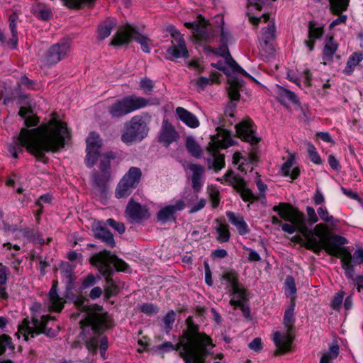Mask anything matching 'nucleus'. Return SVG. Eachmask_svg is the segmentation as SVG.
<instances>
[{"label": "nucleus", "instance_id": "f257e3e1", "mask_svg": "<svg viewBox=\"0 0 363 363\" xmlns=\"http://www.w3.org/2000/svg\"><path fill=\"white\" fill-rule=\"evenodd\" d=\"M69 137L67 124L53 120L36 128H22L15 143L20 145V151L24 147L38 160H43L46 152H57L64 147Z\"/></svg>", "mask_w": 363, "mask_h": 363}, {"label": "nucleus", "instance_id": "f03ea898", "mask_svg": "<svg viewBox=\"0 0 363 363\" xmlns=\"http://www.w3.org/2000/svg\"><path fill=\"white\" fill-rule=\"evenodd\" d=\"M77 309L83 313V318L80 320L82 328V335L86 341L87 350L95 354L99 349L102 358H105L108 348V339L101 336L99 332L111 326V319L101 306L89 305V300L77 296L74 301Z\"/></svg>", "mask_w": 363, "mask_h": 363}, {"label": "nucleus", "instance_id": "7ed1b4c3", "mask_svg": "<svg viewBox=\"0 0 363 363\" xmlns=\"http://www.w3.org/2000/svg\"><path fill=\"white\" fill-rule=\"evenodd\" d=\"M273 211L289 224L294 225L295 232L300 233L306 239V247L318 253L323 250L324 245L333 235H330L328 226L324 223L317 224L313 230L306 225L305 216L291 205L280 203L273 207Z\"/></svg>", "mask_w": 363, "mask_h": 363}, {"label": "nucleus", "instance_id": "20e7f679", "mask_svg": "<svg viewBox=\"0 0 363 363\" xmlns=\"http://www.w3.org/2000/svg\"><path fill=\"white\" fill-rule=\"evenodd\" d=\"M347 243V240L337 235H333L324 245L323 249L330 255L337 257L342 262L345 276L351 281L352 285L363 284V275H354L352 264V254L342 246Z\"/></svg>", "mask_w": 363, "mask_h": 363}, {"label": "nucleus", "instance_id": "39448f33", "mask_svg": "<svg viewBox=\"0 0 363 363\" xmlns=\"http://www.w3.org/2000/svg\"><path fill=\"white\" fill-rule=\"evenodd\" d=\"M91 263L96 267L99 272L105 277L107 284L109 285L106 289V294L108 297L111 296L116 291V286L111 277L113 273L112 265L118 271L126 272L128 264L122 259L118 258L106 250H104L94 255L91 258Z\"/></svg>", "mask_w": 363, "mask_h": 363}, {"label": "nucleus", "instance_id": "423d86ee", "mask_svg": "<svg viewBox=\"0 0 363 363\" xmlns=\"http://www.w3.org/2000/svg\"><path fill=\"white\" fill-rule=\"evenodd\" d=\"M216 134L211 136L208 144V152L209 157L207 164L209 169L219 171L225 166L224 155L218 152L219 149L227 148L233 144L230 133L227 130L218 126Z\"/></svg>", "mask_w": 363, "mask_h": 363}, {"label": "nucleus", "instance_id": "0eeeda50", "mask_svg": "<svg viewBox=\"0 0 363 363\" xmlns=\"http://www.w3.org/2000/svg\"><path fill=\"white\" fill-rule=\"evenodd\" d=\"M294 306H291L289 308L286 310L284 313V325L286 331H277L274 333L272 340L277 348V350L275 352L276 355L286 352L290 350L294 338V323L295 319L294 317Z\"/></svg>", "mask_w": 363, "mask_h": 363}, {"label": "nucleus", "instance_id": "6e6552de", "mask_svg": "<svg viewBox=\"0 0 363 363\" xmlns=\"http://www.w3.org/2000/svg\"><path fill=\"white\" fill-rule=\"evenodd\" d=\"M132 38L135 39L141 46V49L146 53L150 52L149 47L150 39L140 34L137 28L130 24H126L120 28L112 38L109 45L112 46H121L128 44Z\"/></svg>", "mask_w": 363, "mask_h": 363}, {"label": "nucleus", "instance_id": "1a4fd4ad", "mask_svg": "<svg viewBox=\"0 0 363 363\" xmlns=\"http://www.w3.org/2000/svg\"><path fill=\"white\" fill-rule=\"evenodd\" d=\"M50 319L49 315H42L40 319L33 317L31 323L28 319H24L22 324L18 325V330L15 335L19 338L21 335L26 341L29 337H34L40 333L45 334L48 337H55L56 331L45 327Z\"/></svg>", "mask_w": 363, "mask_h": 363}, {"label": "nucleus", "instance_id": "9d476101", "mask_svg": "<svg viewBox=\"0 0 363 363\" xmlns=\"http://www.w3.org/2000/svg\"><path fill=\"white\" fill-rule=\"evenodd\" d=\"M149 101L143 97L129 96L118 100L108 107V113L113 118L124 116L134 111L145 107Z\"/></svg>", "mask_w": 363, "mask_h": 363}, {"label": "nucleus", "instance_id": "9b49d317", "mask_svg": "<svg viewBox=\"0 0 363 363\" xmlns=\"http://www.w3.org/2000/svg\"><path fill=\"white\" fill-rule=\"evenodd\" d=\"M148 128L142 116H133L125 124L124 131L121 135V140L127 144L142 140L147 134Z\"/></svg>", "mask_w": 363, "mask_h": 363}, {"label": "nucleus", "instance_id": "f8f14e48", "mask_svg": "<svg viewBox=\"0 0 363 363\" xmlns=\"http://www.w3.org/2000/svg\"><path fill=\"white\" fill-rule=\"evenodd\" d=\"M141 175L142 172L139 168L130 167L118 183L115 191L116 197L121 199L129 196L136 188Z\"/></svg>", "mask_w": 363, "mask_h": 363}, {"label": "nucleus", "instance_id": "ddd939ff", "mask_svg": "<svg viewBox=\"0 0 363 363\" xmlns=\"http://www.w3.org/2000/svg\"><path fill=\"white\" fill-rule=\"evenodd\" d=\"M172 36L174 40L172 45L167 50V53L169 55L168 59L172 60L177 58H188L189 52L186 45L184 39L181 35V33L174 30L172 32Z\"/></svg>", "mask_w": 363, "mask_h": 363}, {"label": "nucleus", "instance_id": "4468645a", "mask_svg": "<svg viewBox=\"0 0 363 363\" xmlns=\"http://www.w3.org/2000/svg\"><path fill=\"white\" fill-rule=\"evenodd\" d=\"M102 146V141L99 134L95 132L89 133L86 138V164L92 167L99 157V150Z\"/></svg>", "mask_w": 363, "mask_h": 363}, {"label": "nucleus", "instance_id": "2eb2a0df", "mask_svg": "<svg viewBox=\"0 0 363 363\" xmlns=\"http://www.w3.org/2000/svg\"><path fill=\"white\" fill-rule=\"evenodd\" d=\"M70 48L67 41H62L53 45L46 52L43 59L45 65L52 66L62 60Z\"/></svg>", "mask_w": 363, "mask_h": 363}, {"label": "nucleus", "instance_id": "dca6fc26", "mask_svg": "<svg viewBox=\"0 0 363 363\" xmlns=\"http://www.w3.org/2000/svg\"><path fill=\"white\" fill-rule=\"evenodd\" d=\"M197 337L205 340L209 339V337H208L205 334H201L199 333L185 332L184 335L180 339L179 343L177 344L176 346H174L170 342H165L163 344L157 346V348L161 352H166L169 350H180V356L182 358L184 359V357L182 356V352L184 351V347L187 344V342H189V340H191V339H196Z\"/></svg>", "mask_w": 363, "mask_h": 363}, {"label": "nucleus", "instance_id": "f3484780", "mask_svg": "<svg viewBox=\"0 0 363 363\" xmlns=\"http://www.w3.org/2000/svg\"><path fill=\"white\" fill-rule=\"evenodd\" d=\"M221 180L233 184L243 201L253 202L256 199L255 195L247 187L245 181L240 177L233 176L231 171L227 172Z\"/></svg>", "mask_w": 363, "mask_h": 363}, {"label": "nucleus", "instance_id": "a211bd4d", "mask_svg": "<svg viewBox=\"0 0 363 363\" xmlns=\"http://www.w3.org/2000/svg\"><path fill=\"white\" fill-rule=\"evenodd\" d=\"M228 92L231 101L228 104L225 109V115L226 116L233 117L234 111L237 106L234 101H238L240 99L239 89L242 85V81L235 79L233 77H230L228 78Z\"/></svg>", "mask_w": 363, "mask_h": 363}, {"label": "nucleus", "instance_id": "6ab92c4d", "mask_svg": "<svg viewBox=\"0 0 363 363\" xmlns=\"http://www.w3.org/2000/svg\"><path fill=\"white\" fill-rule=\"evenodd\" d=\"M186 28L194 30V35L199 40L211 41L215 38V31H211L207 27L204 18L200 21L185 23Z\"/></svg>", "mask_w": 363, "mask_h": 363}, {"label": "nucleus", "instance_id": "aec40b11", "mask_svg": "<svg viewBox=\"0 0 363 363\" xmlns=\"http://www.w3.org/2000/svg\"><path fill=\"white\" fill-rule=\"evenodd\" d=\"M125 215L129 220L135 222H138L149 217L147 208L135 202L133 199L130 200L127 205Z\"/></svg>", "mask_w": 363, "mask_h": 363}, {"label": "nucleus", "instance_id": "412c9836", "mask_svg": "<svg viewBox=\"0 0 363 363\" xmlns=\"http://www.w3.org/2000/svg\"><path fill=\"white\" fill-rule=\"evenodd\" d=\"M211 65L220 70L223 71L227 75L230 74V71H232L234 73H240L244 76L247 77H251V76L247 74L239 65L231 57V56H228L225 57V60H220L216 63H212Z\"/></svg>", "mask_w": 363, "mask_h": 363}, {"label": "nucleus", "instance_id": "4be33fe9", "mask_svg": "<svg viewBox=\"0 0 363 363\" xmlns=\"http://www.w3.org/2000/svg\"><path fill=\"white\" fill-rule=\"evenodd\" d=\"M185 207L184 201L179 200L174 203L164 206L161 208L157 215L159 221L164 223L167 221L174 220V215L177 211L183 210Z\"/></svg>", "mask_w": 363, "mask_h": 363}, {"label": "nucleus", "instance_id": "5701e85b", "mask_svg": "<svg viewBox=\"0 0 363 363\" xmlns=\"http://www.w3.org/2000/svg\"><path fill=\"white\" fill-rule=\"evenodd\" d=\"M236 132L239 137L243 138L245 141L249 142L252 145H257L259 138L256 137L252 128V123L250 121H242L235 125Z\"/></svg>", "mask_w": 363, "mask_h": 363}, {"label": "nucleus", "instance_id": "b1692460", "mask_svg": "<svg viewBox=\"0 0 363 363\" xmlns=\"http://www.w3.org/2000/svg\"><path fill=\"white\" fill-rule=\"evenodd\" d=\"M323 27L318 25L314 21H311L308 25V40H305L304 43L308 48L309 51H313L314 48V42L316 39H319L323 35Z\"/></svg>", "mask_w": 363, "mask_h": 363}, {"label": "nucleus", "instance_id": "393cba45", "mask_svg": "<svg viewBox=\"0 0 363 363\" xmlns=\"http://www.w3.org/2000/svg\"><path fill=\"white\" fill-rule=\"evenodd\" d=\"M178 138V133L174 128L168 122L164 121L162 124V131L160 135V141L164 146H169L172 143L175 141Z\"/></svg>", "mask_w": 363, "mask_h": 363}, {"label": "nucleus", "instance_id": "a878e982", "mask_svg": "<svg viewBox=\"0 0 363 363\" xmlns=\"http://www.w3.org/2000/svg\"><path fill=\"white\" fill-rule=\"evenodd\" d=\"M176 113L179 120L191 128H196L199 126L200 122L198 118L190 111L182 107L176 108Z\"/></svg>", "mask_w": 363, "mask_h": 363}, {"label": "nucleus", "instance_id": "bb28decb", "mask_svg": "<svg viewBox=\"0 0 363 363\" xmlns=\"http://www.w3.org/2000/svg\"><path fill=\"white\" fill-rule=\"evenodd\" d=\"M226 216L229 221L236 228L240 235H246L250 232V228L242 216L232 211H227Z\"/></svg>", "mask_w": 363, "mask_h": 363}, {"label": "nucleus", "instance_id": "cd10ccee", "mask_svg": "<svg viewBox=\"0 0 363 363\" xmlns=\"http://www.w3.org/2000/svg\"><path fill=\"white\" fill-rule=\"evenodd\" d=\"M189 169L192 172V188L194 191H199L203 184L204 168L199 164H192L189 166Z\"/></svg>", "mask_w": 363, "mask_h": 363}, {"label": "nucleus", "instance_id": "c85d7f7f", "mask_svg": "<svg viewBox=\"0 0 363 363\" xmlns=\"http://www.w3.org/2000/svg\"><path fill=\"white\" fill-rule=\"evenodd\" d=\"M231 297L230 304L235 308L245 303L247 300V290L240 284L238 286L235 287L230 292Z\"/></svg>", "mask_w": 363, "mask_h": 363}, {"label": "nucleus", "instance_id": "c756f323", "mask_svg": "<svg viewBox=\"0 0 363 363\" xmlns=\"http://www.w3.org/2000/svg\"><path fill=\"white\" fill-rule=\"evenodd\" d=\"M220 74L218 72H213L209 78L201 77L191 80V84L194 86L198 91L203 90L208 84L219 82Z\"/></svg>", "mask_w": 363, "mask_h": 363}, {"label": "nucleus", "instance_id": "7c9ffc66", "mask_svg": "<svg viewBox=\"0 0 363 363\" xmlns=\"http://www.w3.org/2000/svg\"><path fill=\"white\" fill-rule=\"evenodd\" d=\"M275 96L283 104L286 101H291L294 104L298 102L297 97L295 94L282 86L277 85L274 90Z\"/></svg>", "mask_w": 363, "mask_h": 363}, {"label": "nucleus", "instance_id": "2f4dec72", "mask_svg": "<svg viewBox=\"0 0 363 363\" xmlns=\"http://www.w3.org/2000/svg\"><path fill=\"white\" fill-rule=\"evenodd\" d=\"M50 308L51 311L60 312L64 307L65 301L57 293V286L53 284L49 292Z\"/></svg>", "mask_w": 363, "mask_h": 363}, {"label": "nucleus", "instance_id": "473e14b6", "mask_svg": "<svg viewBox=\"0 0 363 363\" xmlns=\"http://www.w3.org/2000/svg\"><path fill=\"white\" fill-rule=\"evenodd\" d=\"M221 284L225 286V289H227L228 292L240 284L238 281V274L235 271L223 272L221 277Z\"/></svg>", "mask_w": 363, "mask_h": 363}, {"label": "nucleus", "instance_id": "72a5a7b5", "mask_svg": "<svg viewBox=\"0 0 363 363\" xmlns=\"http://www.w3.org/2000/svg\"><path fill=\"white\" fill-rule=\"evenodd\" d=\"M337 50V44L334 42L333 38L330 37L325 43L323 51V64L327 65L333 61V55Z\"/></svg>", "mask_w": 363, "mask_h": 363}, {"label": "nucleus", "instance_id": "f704fd0d", "mask_svg": "<svg viewBox=\"0 0 363 363\" xmlns=\"http://www.w3.org/2000/svg\"><path fill=\"white\" fill-rule=\"evenodd\" d=\"M116 26V21L114 18H108L101 23L98 28V38L102 40L108 37Z\"/></svg>", "mask_w": 363, "mask_h": 363}, {"label": "nucleus", "instance_id": "c9c22d12", "mask_svg": "<svg viewBox=\"0 0 363 363\" xmlns=\"http://www.w3.org/2000/svg\"><path fill=\"white\" fill-rule=\"evenodd\" d=\"M31 11L38 19L43 21H48L52 16L50 7L43 4H36L32 7Z\"/></svg>", "mask_w": 363, "mask_h": 363}, {"label": "nucleus", "instance_id": "e433bc0d", "mask_svg": "<svg viewBox=\"0 0 363 363\" xmlns=\"http://www.w3.org/2000/svg\"><path fill=\"white\" fill-rule=\"evenodd\" d=\"M94 235L96 238L101 239L106 245L113 247L115 242L113 235L104 227H97L94 230Z\"/></svg>", "mask_w": 363, "mask_h": 363}, {"label": "nucleus", "instance_id": "4c0bfd02", "mask_svg": "<svg viewBox=\"0 0 363 363\" xmlns=\"http://www.w3.org/2000/svg\"><path fill=\"white\" fill-rule=\"evenodd\" d=\"M294 165V158L290 157L282 165L281 172L284 176L289 177L291 180L296 179L299 175V170L297 168L291 169Z\"/></svg>", "mask_w": 363, "mask_h": 363}, {"label": "nucleus", "instance_id": "58836bf2", "mask_svg": "<svg viewBox=\"0 0 363 363\" xmlns=\"http://www.w3.org/2000/svg\"><path fill=\"white\" fill-rule=\"evenodd\" d=\"M363 60V54L361 52H354L348 58L347 65L344 69V72L350 74L353 72L356 66Z\"/></svg>", "mask_w": 363, "mask_h": 363}, {"label": "nucleus", "instance_id": "ea45409f", "mask_svg": "<svg viewBox=\"0 0 363 363\" xmlns=\"http://www.w3.org/2000/svg\"><path fill=\"white\" fill-rule=\"evenodd\" d=\"M317 213L318 220H320L324 223H328L333 226L336 225L337 220L332 215L330 214L325 206H320L317 208Z\"/></svg>", "mask_w": 363, "mask_h": 363}, {"label": "nucleus", "instance_id": "a19ab883", "mask_svg": "<svg viewBox=\"0 0 363 363\" xmlns=\"http://www.w3.org/2000/svg\"><path fill=\"white\" fill-rule=\"evenodd\" d=\"M63 5L71 9H80L83 6L91 7L96 0H61Z\"/></svg>", "mask_w": 363, "mask_h": 363}, {"label": "nucleus", "instance_id": "79ce46f5", "mask_svg": "<svg viewBox=\"0 0 363 363\" xmlns=\"http://www.w3.org/2000/svg\"><path fill=\"white\" fill-rule=\"evenodd\" d=\"M216 32L220 33V43H228L231 39V35L228 29L224 26V20L222 16L218 17L216 20Z\"/></svg>", "mask_w": 363, "mask_h": 363}, {"label": "nucleus", "instance_id": "37998d69", "mask_svg": "<svg viewBox=\"0 0 363 363\" xmlns=\"http://www.w3.org/2000/svg\"><path fill=\"white\" fill-rule=\"evenodd\" d=\"M339 354V346L337 343L330 345L328 352H325L320 361V363H332Z\"/></svg>", "mask_w": 363, "mask_h": 363}, {"label": "nucleus", "instance_id": "c03bdc74", "mask_svg": "<svg viewBox=\"0 0 363 363\" xmlns=\"http://www.w3.org/2000/svg\"><path fill=\"white\" fill-rule=\"evenodd\" d=\"M186 147L188 152L195 157H200L201 155V149L199 145L196 142L194 138L189 136L186 140Z\"/></svg>", "mask_w": 363, "mask_h": 363}, {"label": "nucleus", "instance_id": "a18cd8bd", "mask_svg": "<svg viewBox=\"0 0 363 363\" xmlns=\"http://www.w3.org/2000/svg\"><path fill=\"white\" fill-rule=\"evenodd\" d=\"M275 38V26L274 23H269L267 26L262 29L261 40L264 45H268Z\"/></svg>", "mask_w": 363, "mask_h": 363}, {"label": "nucleus", "instance_id": "49530a36", "mask_svg": "<svg viewBox=\"0 0 363 363\" xmlns=\"http://www.w3.org/2000/svg\"><path fill=\"white\" fill-rule=\"evenodd\" d=\"M116 153L112 151L106 152L100 155L99 168L101 172H108L111 160L115 159Z\"/></svg>", "mask_w": 363, "mask_h": 363}, {"label": "nucleus", "instance_id": "de8ad7c7", "mask_svg": "<svg viewBox=\"0 0 363 363\" xmlns=\"http://www.w3.org/2000/svg\"><path fill=\"white\" fill-rule=\"evenodd\" d=\"M216 231L218 233L217 239L220 242L228 241L230 238L229 227L227 224L223 223H218L216 226Z\"/></svg>", "mask_w": 363, "mask_h": 363}, {"label": "nucleus", "instance_id": "09e8293b", "mask_svg": "<svg viewBox=\"0 0 363 363\" xmlns=\"http://www.w3.org/2000/svg\"><path fill=\"white\" fill-rule=\"evenodd\" d=\"M109 179V173L101 172V174L96 172L91 176L92 182L99 187H103Z\"/></svg>", "mask_w": 363, "mask_h": 363}, {"label": "nucleus", "instance_id": "8fccbe9b", "mask_svg": "<svg viewBox=\"0 0 363 363\" xmlns=\"http://www.w3.org/2000/svg\"><path fill=\"white\" fill-rule=\"evenodd\" d=\"M332 10L338 14L347 9L350 0H329Z\"/></svg>", "mask_w": 363, "mask_h": 363}, {"label": "nucleus", "instance_id": "3c124183", "mask_svg": "<svg viewBox=\"0 0 363 363\" xmlns=\"http://www.w3.org/2000/svg\"><path fill=\"white\" fill-rule=\"evenodd\" d=\"M306 145H307V152H308V157H309L310 160L313 163H315L316 164H321L322 160H321L315 146L311 143H308Z\"/></svg>", "mask_w": 363, "mask_h": 363}, {"label": "nucleus", "instance_id": "603ef678", "mask_svg": "<svg viewBox=\"0 0 363 363\" xmlns=\"http://www.w3.org/2000/svg\"><path fill=\"white\" fill-rule=\"evenodd\" d=\"M6 271L5 267L0 268V297L6 298L7 294L5 291V284L6 283Z\"/></svg>", "mask_w": 363, "mask_h": 363}, {"label": "nucleus", "instance_id": "864d4df0", "mask_svg": "<svg viewBox=\"0 0 363 363\" xmlns=\"http://www.w3.org/2000/svg\"><path fill=\"white\" fill-rule=\"evenodd\" d=\"M272 222L274 225H278L281 227V229L285 233L289 234H293L295 233L294 225L292 224L283 223L278 218L273 216L272 218Z\"/></svg>", "mask_w": 363, "mask_h": 363}, {"label": "nucleus", "instance_id": "5fc2aeb1", "mask_svg": "<svg viewBox=\"0 0 363 363\" xmlns=\"http://www.w3.org/2000/svg\"><path fill=\"white\" fill-rule=\"evenodd\" d=\"M285 288L289 296H294L296 292L294 279L292 277H287L285 281Z\"/></svg>", "mask_w": 363, "mask_h": 363}, {"label": "nucleus", "instance_id": "6e6d98bb", "mask_svg": "<svg viewBox=\"0 0 363 363\" xmlns=\"http://www.w3.org/2000/svg\"><path fill=\"white\" fill-rule=\"evenodd\" d=\"M306 211L309 223L311 225L316 223L318 221V216L315 209L311 206H307Z\"/></svg>", "mask_w": 363, "mask_h": 363}, {"label": "nucleus", "instance_id": "4d7b16f0", "mask_svg": "<svg viewBox=\"0 0 363 363\" xmlns=\"http://www.w3.org/2000/svg\"><path fill=\"white\" fill-rule=\"evenodd\" d=\"M175 313L173 311H171L167 313L166 316L164 318V322L165 324V328L167 331H169L172 328L173 323L175 320Z\"/></svg>", "mask_w": 363, "mask_h": 363}, {"label": "nucleus", "instance_id": "13d9d810", "mask_svg": "<svg viewBox=\"0 0 363 363\" xmlns=\"http://www.w3.org/2000/svg\"><path fill=\"white\" fill-rule=\"evenodd\" d=\"M11 343V337L9 335H0V354H3L5 352L6 347H9Z\"/></svg>", "mask_w": 363, "mask_h": 363}, {"label": "nucleus", "instance_id": "bf43d9fd", "mask_svg": "<svg viewBox=\"0 0 363 363\" xmlns=\"http://www.w3.org/2000/svg\"><path fill=\"white\" fill-rule=\"evenodd\" d=\"M106 223L112 227L113 229H115L116 231H118L119 233H123L125 231V226L123 223L117 222L114 220L112 218H108L106 220Z\"/></svg>", "mask_w": 363, "mask_h": 363}, {"label": "nucleus", "instance_id": "052dcab7", "mask_svg": "<svg viewBox=\"0 0 363 363\" xmlns=\"http://www.w3.org/2000/svg\"><path fill=\"white\" fill-rule=\"evenodd\" d=\"M354 264H363V249L358 248L354 253L353 256L352 255V263Z\"/></svg>", "mask_w": 363, "mask_h": 363}, {"label": "nucleus", "instance_id": "680f3d73", "mask_svg": "<svg viewBox=\"0 0 363 363\" xmlns=\"http://www.w3.org/2000/svg\"><path fill=\"white\" fill-rule=\"evenodd\" d=\"M141 311L144 313H145L148 315H151L157 313V308L156 306H155L152 303H143L141 306Z\"/></svg>", "mask_w": 363, "mask_h": 363}, {"label": "nucleus", "instance_id": "e2e57ef3", "mask_svg": "<svg viewBox=\"0 0 363 363\" xmlns=\"http://www.w3.org/2000/svg\"><path fill=\"white\" fill-rule=\"evenodd\" d=\"M26 105V106H21L20 108L18 115L23 118H25V116L28 114L33 113L32 106L33 102L32 101H28L26 103H25Z\"/></svg>", "mask_w": 363, "mask_h": 363}, {"label": "nucleus", "instance_id": "0e129e2a", "mask_svg": "<svg viewBox=\"0 0 363 363\" xmlns=\"http://www.w3.org/2000/svg\"><path fill=\"white\" fill-rule=\"evenodd\" d=\"M233 160L234 164H240L238 169L241 172H245V169L244 167V162H243L245 160V159L243 158V157L240 155V153H239V152L234 153Z\"/></svg>", "mask_w": 363, "mask_h": 363}, {"label": "nucleus", "instance_id": "69168bd1", "mask_svg": "<svg viewBox=\"0 0 363 363\" xmlns=\"http://www.w3.org/2000/svg\"><path fill=\"white\" fill-rule=\"evenodd\" d=\"M249 348L256 352H259L262 350V343L260 337L255 338L250 344Z\"/></svg>", "mask_w": 363, "mask_h": 363}, {"label": "nucleus", "instance_id": "338daca9", "mask_svg": "<svg viewBox=\"0 0 363 363\" xmlns=\"http://www.w3.org/2000/svg\"><path fill=\"white\" fill-rule=\"evenodd\" d=\"M344 298L343 293H338L335 294L332 302V306L333 309L338 310L342 305Z\"/></svg>", "mask_w": 363, "mask_h": 363}, {"label": "nucleus", "instance_id": "774afa93", "mask_svg": "<svg viewBox=\"0 0 363 363\" xmlns=\"http://www.w3.org/2000/svg\"><path fill=\"white\" fill-rule=\"evenodd\" d=\"M313 202L317 206H325V199L323 193L318 189L316 190L314 196Z\"/></svg>", "mask_w": 363, "mask_h": 363}]
</instances>
